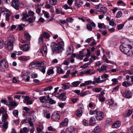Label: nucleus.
Instances as JSON below:
<instances>
[{
  "instance_id": "nucleus-45",
  "label": "nucleus",
  "mask_w": 133,
  "mask_h": 133,
  "mask_svg": "<svg viewBox=\"0 0 133 133\" xmlns=\"http://www.w3.org/2000/svg\"><path fill=\"white\" fill-rule=\"evenodd\" d=\"M105 103L109 105H111L113 104V102L112 99L106 100L105 102Z\"/></svg>"
},
{
  "instance_id": "nucleus-8",
  "label": "nucleus",
  "mask_w": 133,
  "mask_h": 133,
  "mask_svg": "<svg viewBox=\"0 0 133 133\" xmlns=\"http://www.w3.org/2000/svg\"><path fill=\"white\" fill-rule=\"evenodd\" d=\"M101 77L99 76L98 78H95L93 81L92 82V84L95 85H97L99 83H102L105 81L106 80H108V78L105 79L100 80Z\"/></svg>"
},
{
  "instance_id": "nucleus-39",
  "label": "nucleus",
  "mask_w": 133,
  "mask_h": 133,
  "mask_svg": "<svg viewBox=\"0 0 133 133\" xmlns=\"http://www.w3.org/2000/svg\"><path fill=\"white\" fill-rule=\"evenodd\" d=\"M102 88H96L92 89V90L93 92H99L101 90Z\"/></svg>"
},
{
  "instance_id": "nucleus-14",
  "label": "nucleus",
  "mask_w": 133,
  "mask_h": 133,
  "mask_svg": "<svg viewBox=\"0 0 133 133\" xmlns=\"http://www.w3.org/2000/svg\"><path fill=\"white\" fill-rule=\"evenodd\" d=\"M30 46L28 44H25L22 45L21 47V49L23 51H27L30 49Z\"/></svg>"
},
{
  "instance_id": "nucleus-15",
  "label": "nucleus",
  "mask_w": 133,
  "mask_h": 133,
  "mask_svg": "<svg viewBox=\"0 0 133 133\" xmlns=\"http://www.w3.org/2000/svg\"><path fill=\"white\" fill-rule=\"evenodd\" d=\"M50 97L49 95L41 97L39 98V99L41 103H45L50 98Z\"/></svg>"
},
{
  "instance_id": "nucleus-35",
  "label": "nucleus",
  "mask_w": 133,
  "mask_h": 133,
  "mask_svg": "<svg viewBox=\"0 0 133 133\" xmlns=\"http://www.w3.org/2000/svg\"><path fill=\"white\" fill-rule=\"evenodd\" d=\"M91 93V92L89 90H87L85 92H83L82 93H81L80 95L81 96H84L86 95H88L89 94Z\"/></svg>"
},
{
  "instance_id": "nucleus-37",
  "label": "nucleus",
  "mask_w": 133,
  "mask_h": 133,
  "mask_svg": "<svg viewBox=\"0 0 133 133\" xmlns=\"http://www.w3.org/2000/svg\"><path fill=\"white\" fill-rule=\"evenodd\" d=\"M111 81L112 82V84L113 85H116L118 84V80L117 78H113L112 79Z\"/></svg>"
},
{
  "instance_id": "nucleus-29",
  "label": "nucleus",
  "mask_w": 133,
  "mask_h": 133,
  "mask_svg": "<svg viewBox=\"0 0 133 133\" xmlns=\"http://www.w3.org/2000/svg\"><path fill=\"white\" fill-rule=\"evenodd\" d=\"M24 38L27 40L30 41L31 39V36L29 33L26 32L24 33Z\"/></svg>"
},
{
  "instance_id": "nucleus-28",
  "label": "nucleus",
  "mask_w": 133,
  "mask_h": 133,
  "mask_svg": "<svg viewBox=\"0 0 133 133\" xmlns=\"http://www.w3.org/2000/svg\"><path fill=\"white\" fill-rule=\"evenodd\" d=\"M59 99L63 101L65 100L66 99L65 94L64 93H62L60 95Z\"/></svg>"
},
{
  "instance_id": "nucleus-27",
  "label": "nucleus",
  "mask_w": 133,
  "mask_h": 133,
  "mask_svg": "<svg viewBox=\"0 0 133 133\" xmlns=\"http://www.w3.org/2000/svg\"><path fill=\"white\" fill-rule=\"evenodd\" d=\"M57 72L59 74H64L65 71L64 70L60 67H56Z\"/></svg>"
},
{
  "instance_id": "nucleus-12",
  "label": "nucleus",
  "mask_w": 133,
  "mask_h": 133,
  "mask_svg": "<svg viewBox=\"0 0 133 133\" xmlns=\"http://www.w3.org/2000/svg\"><path fill=\"white\" fill-rule=\"evenodd\" d=\"M95 71L92 69H90L87 70H84L82 71L83 74H86L88 75H91L95 73Z\"/></svg>"
},
{
  "instance_id": "nucleus-46",
  "label": "nucleus",
  "mask_w": 133,
  "mask_h": 133,
  "mask_svg": "<svg viewBox=\"0 0 133 133\" xmlns=\"http://www.w3.org/2000/svg\"><path fill=\"white\" fill-rule=\"evenodd\" d=\"M45 116L47 118H49L50 117V115L49 112L46 111L44 112Z\"/></svg>"
},
{
  "instance_id": "nucleus-50",
  "label": "nucleus",
  "mask_w": 133,
  "mask_h": 133,
  "mask_svg": "<svg viewBox=\"0 0 133 133\" xmlns=\"http://www.w3.org/2000/svg\"><path fill=\"white\" fill-rule=\"evenodd\" d=\"M54 73V71L52 68L48 69L47 71V73L49 75H50L52 74H53Z\"/></svg>"
},
{
  "instance_id": "nucleus-52",
  "label": "nucleus",
  "mask_w": 133,
  "mask_h": 133,
  "mask_svg": "<svg viewBox=\"0 0 133 133\" xmlns=\"http://www.w3.org/2000/svg\"><path fill=\"white\" fill-rule=\"evenodd\" d=\"M46 67H41L39 68V70L42 72L44 74L45 72Z\"/></svg>"
},
{
  "instance_id": "nucleus-25",
  "label": "nucleus",
  "mask_w": 133,
  "mask_h": 133,
  "mask_svg": "<svg viewBox=\"0 0 133 133\" xmlns=\"http://www.w3.org/2000/svg\"><path fill=\"white\" fill-rule=\"evenodd\" d=\"M99 110L98 109H96V110H91L89 111V114L90 115H92L95 114H97Z\"/></svg>"
},
{
  "instance_id": "nucleus-16",
  "label": "nucleus",
  "mask_w": 133,
  "mask_h": 133,
  "mask_svg": "<svg viewBox=\"0 0 133 133\" xmlns=\"http://www.w3.org/2000/svg\"><path fill=\"white\" fill-rule=\"evenodd\" d=\"M133 85V83H131L129 81H124L122 83V85L123 86L125 87H128L129 86H131Z\"/></svg>"
},
{
  "instance_id": "nucleus-43",
  "label": "nucleus",
  "mask_w": 133,
  "mask_h": 133,
  "mask_svg": "<svg viewBox=\"0 0 133 133\" xmlns=\"http://www.w3.org/2000/svg\"><path fill=\"white\" fill-rule=\"evenodd\" d=\"M12 114L14 116L16 117H18V110H15L13 111Z\"/></svg>"
},
{
  "instance_id": "nucleus-34",
  "label": "nucleus",
  "mask_w": 133,
  "mask_h": 133,
  "mask_svg": "<svg viewBox=\"0 0 133 133\" xmlns=\"http://www.w3.org/2000/svg\"><path fill=\"white\" fill-rule=\"evenodd\" d=\"M82 111L80 110H77L76 112V115L78 117H80L82 115Z\"/></svg>"
},
{
  "instance_id": "nucleus-9",
  "label": "nucleus",
  "mask_w": 133,
  "mask_h": 133,
  "mask_svg": "<svg viewBox=\"0 0 133 133\" xmlns=\"http://www.w3.org/2000/svg\"><path fill=\"white\" fill-rule=\"evenodd\" d=\"M96 117L98 121H101L104 118L103 112L99 110L96 115Z\"/></svg>"
},
{
  "instance_id": "nucleus-59",
  "label": "nucleus",
  "mask_w": 133,
  "mask_h": 133,
  "mask_svg": "<svg viewBox=\"0 0 133 133\" xmlns=\"http://www.w3.org/2000/svg\"><path fill=\"white\" fill-rule=\"evenodd\" d=\"M44 16L46 18H48L49 17V13L47 12L44 11L43 12Z\"/></svg>"
},
{
  "instance_id": "nucleus-6",
  "label": "nucleus",
  "mask_w": 133,
  "mask_h": 133,
  "mask_svg": "<svg viewBox=\"0 0 133 133\" xmlns=\"http://www.w3.org/2000/svg\"><path fill=\"white\" fill-rule=\"evenodd\" d=\"M51 117L52 119L54 121H58L60 118L59 112L58 111L54 112L52 114Z\"/></svg>"
},
{
  "instance_id": "nucleus-32",
  "label": "nucleus",
  "mask_w": 133,
  "mask_h": 133,
  "mask_svg": "<svg viewBox=\"0 0 133 133\" xmlns=\"http://www.w3.org/2000/svg\"><path fill=\"white\" fill-rule=\"evenodd\" d=\"M36 18V17L34 16H33L32 18L30 17L27 19V20L25 21H27L30 23H31L35 21Z\"/></svg>"
},
{
  "instance_id": "nucleus-26",
  "label": "nucleus",
  "mask_w": 133,
  "mask_h": 133,
  "mask_svg": "<svg viewBox=\"0 0 133 133\" xmlns=\"http://www.w3.org/2000/svg\"><path fill=\"white\" fill-rule=\"evenodd\" d=\"M62 85H63L62 88L64 89H69L70 86V83L68 82L62 84Z\"/></svg>"
},
{
  "instance_id": "nucleus-62",
  "label": "nucleus",
  "mask_w": 133,
  "mask_h": 133,
  "mask_svg": "<svg viewBox=\"0 0 133 133\" xmlns=\"http://www.w3.org/2000/svg\"><path fill=\"white\" fill-rule=\"evenodd\" d=\"M87 54L86 55H85V56L87 57H89L90 56L91 53L90 51V50L89 49H87Z\"/></svg>"
},
{
  "instance_id": "nucleus-36",
  "label": "nucleus",
  "mask_w": 133,
  "mask_h": 133,
  "mask_svg": "<svg viewBox=\"0 0 133 133\" xmlns=\"http://www.w3.org/2000/svg\"><path fill=\"white\" fill-rule=\"evenodd\" d=\"M28 131L26 127H24L23 129H20V133H28Z\"/></svg>"
},
{
  "instance_id": "nucleus-47",
  "label": "nucleus",
  "mask_w": 133,
  "mask_h": 133,
  "mask_svg": "<svg viewBox=\"0 0 133 133\" xmlns=\"http://www.w3.org/2000/svg\"><path fill=\"white\" fill-rule=\"evenodd\" d=\"M107 8L102 5L101 11L103 12V13L104 14L107 12Z\"/></svg>"
},
{
  "instance_id": "nucleus-30",
  "label": "nucleus",
  "mask_w": 133,
  "mask_h": 133,
  "mask_svg": "<svg viewBox=\"0 0 133 133\" xmlns=\"http://www.w3.org/2000/svg\"><path fill=\"white\" fill-rule=\"evenodd\" d=\"M73 52L72 47L71 46H69L67 50V56L71 55Z\"/></svg>"
},
{
  "instance_id": "nucleus-40",
  "label": "nucleus",
  "mask_w": 133,
  "mask_h": 133,
  "mask_svg": "<svg viewBox=\"0 0 133 133\" xmlns=\"http://www.w3.org/2000/svg\"><path fill=\"white\" fill-rule=\"evenodd\" d=\"M8 117V115L6 113L4 114L2 117V121L4 122L7 119Z\"/></svg>"
},
{
  "instance_id": "nucleus-61",
  "label": "nucleus",
  "mask_w": 133,
  "mask_h": 133,
  "mask_svg": "<svg viewBox=\"0 0 133 133\" xmlns=\"http://www.w3.org/2000/svg\"><path fill=\"white\" fill-rule=\"evenodd\" d=\"M53 88V87L51 86H49L45 88L44 89L45 91L50 90Z\"/></svg>"
},
{
  "instance_id": "nucleus-44",
  "label": "nucleus",
  "mask_w": 133,
  "mask_h": 133,
  "mask_svg": "<svg viewBox=\"0 0 133 133\" xmlns=\"http://www.w3.org/2000/svg\"><path fill=\"white\" fill-rule=\"evenodd\" d=\"M80 83L79 81H75L72 83V86L74 87H77L80 84Z\"/></svg>"
},
{
  "instance_id": "nucleus-49",
  "label": "nucleus",
  "mask_w": 133,
  "mask_h": 133,
  "mask_svg": "<svg viewBox=\"0 0 133 133\" xmlns=\"http://www.w3.org/2000/svg\"><path fill=\"white\" fill-rule=\"evenodd\" d=\"M43 35V37H44L46 38H48L50 37L49 34L47 32H44L42 35Z\"/></svg>"
},
{
  "instance_id": "nucleus-3",
  "label": "nucleus",
  "mask_w": 133,
  "mask_h": 133,
  "mask_svg": "<svg viewBox=\"0 0 133 133\" xmlns=\"http://www.w3.org/2000/svg\"><path fill=\"white\" fill-rule=\"evenodd\" d=\"M46 65V63L44 61L37 62L35 61L30 63L29 65V68L30 69H32L36 67L39 66H44Z\"/></svg>"
},
{
  "instance_id": "nucleus-64",
  "label": "nucleus",
  "mask_w": 133,
  "mask_h": 133,
  "mask_svg": "<svg viewBox=\"0 0 133 133\" xmlns=\"http://www.w3.org/2000/svg\"><path fill=\"white\" fill-rule=\"evenodd\" d=\"M98 98V100L102 102L104 101L105 100V97L104 96H99Z\"/></svg>"
},
{
  "instance_id": "nucleus-56",
  "label": "nucleus",
  "mask_w": 133,
  "mask_h": 133,
  "mask_svg": "<svg viewBox=\"0 0 133 133\" xmlns=\"http://www.w3.org/2000/svg\"><path fill=\"white\" fill-rule=\"evenodd\" d=\"M49 102L51 104H55L56 103V101L51 98H49L48 99Z\"/></svg>"
},
{
  "instance_id": "nucleus-31",
  "label": "nucleus",
  "mask_w": 133,
  "mask_h": 133,
  "mask_svg": "<svg viewBox=\"0 0 133 133\" xmlns=\"http://www.w3.org/2000/svg\"><path fill=\"white\" fill-rule=\"evenodd\" d=\"M18 105V104L15 101H12L11 102H10V105L13 107V108L17 107Z\"/></svg>"
},
{
  "instance_id": "nucleus-20",
  "label": "nucleus",
  "mask_w": 133,
  "mask_h": 133,
  "mask_svg": "<svg viewBox=\"0 0 133 133\" xmlns=\"http://www.w3.org/2000/svg\"><path fill=\"white\" fill-rule=\"evenodd\" d=\"M6 46L9 50H11L13 49V43L8 42L6 44Z\"/></svg>"
},
{
  "instance_id": "nucleus-63",
  "label": "nucleus",
  "mask_w": 133,
  "mask_h": 133,
  "mask_svg": "<svg viewBox=\"0 0 133 133\" xmlns=\"http://www.w3.org/2000/svg\"><path fill=\"white\" fill-rule=\"evenodd\" d=\"M83 124L85 126L90 125L88 123V121L85 119H83Z\"/></svg>"
},
{
  "instance_id": "nucleus-11",
  "label": "nucleus",
  "mask_w": 133,
  "mask_h": 133,
  "mask_svg": "<svg viewBox=\"0 0 133 133\" xmlns=\"http://www.w3.org/2000/svg\"><path fill=\"white\" fill-rule=\"evenodd\" d=\"M40 52L42 54L43 56H46L47 54V49L46 46L45 45L43 46L41 49Z\"/></svg>"
},
{
  "instance_id": "nucleus-2",
  "label": "nucleus",
  "mask_w": 133,
  "mask_h": 133,
  "mask_svg": "<svg viewBox=\"0 0 133 133\" xmlns=\"http://www.w3.org/2000/svg\"><path fill=\"white\" fill-rule=\"evenodd\" d=\"M64 43L63 41L59 42L58 43H52L51 44V47L53 50L56 51L57 52H60L63 50Z\"/></svg>"
},
{
  "instance_id": "nucleus-58",
  "label": "nucleus",
  "mask_w": 133,
  "mask_h": 133,
  "mask_svg": "<svg viewBox=\"0 0 133 133\" xmlns=\"http://www.w3.org/2000/svg\"><path fill=\"white\" fill-rule=\"evenodd\" d=\"M125 23L120 24L118 26V30H120L122 29L124 27Z\"/></svg>"
},
{
  "instance_id": "nucleus-18",
  "label": "nucleus",
  "mask_w": 133,
  "mask_h": 133,
  "mask_svg": "<svg viewBox=\"0 0 133 133\" xmlns=\"http://www.w3.org/2000/svg\"><path fill=\"white\" fill-rule=\"evenodd\" d=\"M83 2L81 0H76L75 1V6L77 8H78L81 6V4H83Z\"/></svg>"
},
{
  "instance_id": "nucleus-48",
  "label": "nucleus",
  "mask_w": 133,
  "mask_h": 133,
  "mask_svg": "<svg viewBox=\"0 0 133 133\" xmlns=\"http://www.w3.org/2000/svg\"><path fill=\"white\" fill-rule=\"evenodd\" d=\"M132 111L131 110H129L128 111H127L126 113L124 115V116H130L132 113Z\"/></svg>"
},
{
  "instance_id": "nucleus-10",
  "label": "nucleus",
  "mask_w": 133,
  "mask_h": 133,
  "mask_svg": "<svg viewBox=\"0 0 133 133\" xmlns=\"http://www.w3.org/2000/svg\"><path fill=\"white\" fill-rule=\"evenodd\" d=\"M123 96L125 98H130L132 96L131 92L129 91L126 90L124 91L122 94Z\"/></svg>"
},
{
  "instance_id": "nucleus-7",
  "label": "nucleus",
  "mask_w": 133,
  "mask_h": 133,
  "mask_svg": "<svg viewBox=\"0 0 133 133\" xmlns=\"http://www.w3.org/2000/svg\"><path fill=\"white\" fill-rule=\"evenodd\" d=\"M11 5L14 9L18 10L19 9V0H11Z\"/></svg>"
},
{
  "instance_id": "nucleus-22",
  "label": "nucleus",
  "mask_w": 133,
  "mask_h": 133,
  "mask_svg": "<svg viewBox=\"0 0 133 133\" xmlns=\"http://www.w3.org/2000/svg\"><path fill=\"white\" fill-rule=\"evenodd\" d=\"M121 125V123L119 121H118L113 124L112 127L113 128H118Z\"/></svg>"
},
{
  "instance_id": "nucleus-53",
  "label": "nucleus",
  "mask_w": 133,
  "mask_h": 133,
  "mask_svg": "<svg viewBox=\"0 0 133 133\" xmlns=\"http://www.w3.org/2000/svg\"><path fill=\"white\" fill-rule=\"evenodd\" d=\"M117 3L118 5H121L124 6L125 5V4L122 1L120 0L117 2Z\"/></svg>"
},
{
  "instance_id": "nucleus-19",
  "label": "nucleus",
  "mask_w": 133,
  "mask_h": 133,
  "mask_svg": "<svg viewBox=\"0 0 133 133\" xmlns=\"http://www.w3.org/2000/svg\"><path fill=\"white\" fill-rule=\"evenodd\" d=\"M22 20L23 21H26L27 18L29 17L27 12H23L22 13Z\"/></svg>"
},
{
  "instance_id": "nucleus-1",
  "label": "nucleus",
  "mask_w": 133,
  "mask_h": 133,
  "mask_svg": "<svg viewBox=\"0 0 133 133\" xmlns=\"http://www.w3.org/2000/svg\"><path fill=\"white\" fill-rule=\"evenodd\" d=\"M132 48V46L131 45L126 43L122 44L120 46V50L129 56H131L133 54Z\"/></svg>"
},
{
  "instance_id": "nucleus-51",
  "label": "nucleus",
  "mask_w": 133,
  "mask_h": 133,
  "mask_svg": "<svg viewBox=\"0 0 133 133\" xmlns=\"http://www.w3.org/2000/svg\"><path fill=\"white\" fill-rule=\"evenodd\" d=\"M8 122H6L4 123L2 125L1 127H3L4 129H6L8 128Z\"/></svg>"
},
{
  "instance_id": "nucleus-42",
  "label": "nucleus",
  "mask_w": 133,
  "mask_h": 133,
  "mask_svg": "<svg viewBox=\"0 0 133 133\" xmlns=\"http://www.w3.org/2000/svg\"><path fill=\"white\" fill-rule=\"evenodd\" d=\"M31 117L28 118L26 119L23 120L22 121V123H28L30 121H31Z\"/></svg>"
},
{
  "instance_id": "nucleus-55",
  "label": "nucleus",
  "mask_w": 133,
  "mask_h": 133,
  "mask_svg": "<svg viewBox=\"0 0 133 133\" xmlns=\"http://www.w3.org/2000/svg\"><path fill=\"white\" fill-rule=\"evenodd\" d=\"M43 35H41L40 36L38 42L40 44H41L43 42Z\"/></svg>"
},
{
  "instance_id": "nucleus-38",
  "label": "nucleus",
  "mask_w": 133,
  "mask_h": 133,
  "mask_svg": "<svg viewBox=\"0 0 133 133\" xmlns=\"http://www.w3.org/2000/svg\"><path fill=\"white\" fill-rule=\"evenodd\" d=\"M49 3L51 5H54L56 4L58 2L57 0H50Z\"/></svg>"
},
{
  "instance_id": "nucleus-4",
  "label": "nucleus",
  "mask_w": 133,
  "mask_h": 133,
  "mask_svg": "<svg viewBox=\"0 0 133 133\" xmlns=\"http://www.w3.org/2000/svg\"><path fill=\"white\" fill-rule=\"evenodd\" d=\"M8 63L6 60L3 59L0 61V70L4 71L6 69L8 68Z\"/></svg>"
},
{
  "instance_id": "nucleus-54",
  "label": "nucleus",
  "mask_w": 133,
  "mask_h": 133,
  "mask_svg": "<svg viewBox=\"0 0 133 133\" xmlns=\"http://www.w3.org/2000/svg\"><path fill=\"white\" fill-rule=\"evenodd\" d=\"M6 113V111L3 108H1L0 109V115L1 114L3 115Z\"/></svg>"
},
{
  "instance_id": "nucleus-33",
  "label": "nucleus",
  "mask_w": 133,
  "mask_h": 133,
  "mask_svg": "<svg viewBox=\"0 0 133 133\" xmlns=\"http://www.w3.org/2000/svg\"><path fill=\"white\" fill-rule=\"evenodd\" d=\"M102 5L101 4H99L95 6V8L96 10L97 11H101Z\"/></svg>"
},
{
  "instance_id": "nucleus-5",
  "label": "nucleus",
  "mask_w": 133,
  "mask_h": 133,
  "mask_svg": "<svg viewBox=\"0 0 133 133\" xmlns=\"http://www.w3.org/2000/svg\"><path fill=\"white\" fill-rule=\"evenodd\" d=\"M84 49H83L82 51H80L78 54L76 55L75 54H73L71 55L72 57H76L80 60H82L83 57L85 55V54L83 52Z\"/></svg>"
},
{
  "instance_id": "nucleus-60",
  "label": "nucleus",
  "mask_w": 133,
  "mask_h": 133,
  "mask_svg": "<svg viewBox=\"0 0 133 133\" xmlns=\"http://www.w3.org/2000/svg\"><path fill=\"white\" fill-rule=\"evenodd\" d=\"M87 28L89 31L92 30V28L89 24H87Z\"/></svg>"
},
{
  "instance_id": "nucleus-24",
  "label": "nucleus",
  "mask_w": 133,
  "mask_h": 133,
  "mask_svg": "<svg viewBox=\"0 0 133 133\" xmlns=\"http://www.w3.org/2000/svg\"><path fill=\"white\" fill-rule=\"evenodd\" d=\"M89 122L90 125H94L96 123V120L95 118L93 117H91L89 120Z\"/></svg>"
},
{
  "instance_id": "nucleus-23",
  "label": "nucleus",
  "mask_w": 133,
  "mask_h": 133,
  "mask_svg": "<svg viewBox=\"0 0 133 133\" xmlns=\"http://www.w3.org/2000/svg\"><path fill=\"white\" fill-rule=\"evenodd\" d=\"M75 129L72 127H71L66 129V133H73L75 132Z\"/></svg>"
},
{
  "instance_id": "nucleus-57",
  "label": "nucleus",
  "mask_w": 133,
  "mask_h": 133,
  "mask_svg": "<svg viewBox=\"0 0 133 133\" xmlns=\"http://www.w3.org/2000/svg\"><path fill=\"white\" fill-rule=\"evenodd\" d=\"M122 14L121 11H119L117 13L116 15V17L117 18H119L122 16Z\"/></svg>"
},
{
  "instance_id": "nucleus-41",
  "label": "nucleus",
  "mask_w": 133,
  "mask_h": 133,
  "mask_svg": "<svg viewBox=\"0 0 133 133\" xmlns=\"http://www.w3.org/2000/svg\"><path fill=\"white\" fill-rule=\"evenodd\" d=\"M31 117L28 118L26 119L23 120L22 121V123H28L30 121H31Z\"/></svg>"
},
{
  "instance_id": "nucleus-17",
  "label": "nucleus",
  "mask_w": 133,
  "mask_h": 133,
  "mask_svg": "<svg viewBox=\"0 0 133 133\" xmlns=\"http://www.w3.org/2000/svg\"><path fill=\"white\" fill-rule=\"evenodd\" d=\"M68 123V119L67 118H65L63 120L62 122L61 123L60 125V127H62L64 126H67Z\"/></svg>"
},
{
  "instance_id": "nucleus-21",
  "label": "nucleus",
  "mask_w": 133,
  "mask_h": 133,
  "mask_svg": "<svg viewBox=\"0 0 133 133\" xmlns=\"http://www.w3.org/2000/svg\"><path fill=\"white\" fill-rule=\"evenodd\" d=\"M8 42L13 43L15 41V39L12 35H11L8 37Z\"/></svg>"
},
{
  "instance_id": "nucleus-13",
  "label": "nucleus",
  "mask_w": 133,
  "mask_h": 133,
  "mask_svg": "<svg viewBox=\"0 0 133 133\" xmlns=\"http://www.w3.org/2000/svg\"><path fill=\"white\" fill-rule=\"evenodd\" d=\"M101 128L100 126H97L95 128L91 133H101Z\"/></svg>"
}]
</instances>
